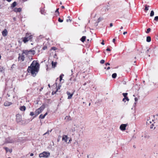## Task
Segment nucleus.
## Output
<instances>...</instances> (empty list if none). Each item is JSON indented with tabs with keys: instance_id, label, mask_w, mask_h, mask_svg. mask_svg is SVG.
<instances>
[{
	"instance_id": "f257e3e1",
	"label": "nucleus",
	"mask_w": 158,
	"mask_h": 158,
	"mask_svg": "<svg viewBox=\"0 0 158 158\" xmlns=\"http://www.w3.org/2000/svg\"><path fill=\"white\" fill-rule=\"evenodd\" d=\"M39 64L35 60H34L30 66L28 67L27 71L31 73L33 77H35L38 72L39 69Z\"/></svg>"
},
{
	"instance_id": "f03ea898",
	"label": "nucleus",
	"mask_w": 158,
	"mask_h": 158,
	"mask_svg": "<svg viewBox=\"0 0 158 158\" xmlns=\"http://www.w3.org/2000/svg\"><path fill=\"white\" fill-rule=\"evenodd\" d=\"M33 38V35L31 33H27L25 35V36L22 38L23 42L25 43L29 41H31Z\"/></svg>"
},
{
	"instance_id": "7ed1b4c3",
	"label": "nucleus",
	"mask_w": 158,
	"mask_h": 158,
	"mask_svg": "<svg viewBox=\"0 0 158 158\" xmlns=\"http://www.w3.org/2000/svg\"><path fill=\"white\" fill-rule=\"evenodd\" d=\"M23 53L25 55L27 56H31L35 53V51L34 50H24L23 51Z\"/></svg>"
},
{
	"instance_id": "20e7f679",
	"label": "nucleus",
	"mask_w": 158,
	"mask_h": 158,
	"mask_svg": "<svg viewBox=\"0 0 158 158\" xmlns=\"http://www.w3.org/2000/svg\"><path fill=\"white\" fill-rule=\"evenodd\" d=\"M45 108V106L44 105H42L39 108L36 110L35 112V117H36L38 114L41 113L44 110Z\"/></svg>"
},
{
	"instance_id": "39448f33",
	"label": "nucleus",
	"mask_w": 158,
	"mask_h": 158,
	"mask_svg": "<svg viewBox=\"0 0 158 158\" xmlns=\"http://www.w3.org/2000/svg\"><path fill=\"white\" fill-rule=\"evenodd\" d=\"M50 155V153L49 152H44L42 153H40L39 155L40 157L47 158Z\"/></svg>"
},
{
	"instance_id": "423d86ee",
	"label": "nucleus",
	"mask_w": 158,
	"mask_h": 158,
	"mask_svg": "<svg viewBox=\"0 0 158 158\" xmlns=\"http://www.w3.org/2000/svg\"><path fill=\"white\" fill-rule=\"evenodd\" d=\"M62 139L63 141H64L65 142L68 143H69L71 141L70 139L66 135H63Z\"/></svg>"
},
{
	"instance_id": "0eeeda50",
	"label": "nucleus",
	"mask_w": 158,
	"mask_h": 158,
	"mask_svg": "<svg viewBox=\"0 0 158 158\" xmlns=\"http://www.w3.org/2000/svg\"><path fill=\"white\" fill-rule=\"evenodd\" d=\"M76 130L79 135H81L82 134V128L80 127L79 126H76Z\"/></svg>"
},
{
	"instance_id": "6e6552de",
	"label": "nucleus",
	"mask_w": 158,
	"mask_h": 158,
	"mask_svg": "<svg viewBox=\"0 0 158 158\" xmlns=\"http://www.w3.org/2000/svg\"><path fill=\"white\" fill-rule=\"evenodd\" d=\"M16 120L17 122H19L22 120L21 115L19 114H17L16 115Z\"/></svg>"
},
{
	"instance_id": "1a4fd4ad",
	"label": "nucleus",
	"mask_w": 158,
	"mask_h": 158,
	"mask_svg": "<svg viewBox=\"0 0 158 158\" xmlns=\"http://www.w3.org/2000/svg\"><path fill=\"white\" fill-rule=\"evenodd\" d=\"M127 126V124H122L120 127V129L122 131H124L126 129V127Z\"/></svg>"
},
{
	"instance_id": "9d476101",
	"label": "nucleus",
	"mask_w": 158,
	"mask_h": 158,
	"mask_svg": "<svg viewBox=\"0 0 158 158\" xmlns=\"http://www.w3.org/2000/svg\"><path fill=\"white\" fill-rule=\"evenodd\" d=\"M6 142L8 143H11L14 142V140L10 137H9L6 139Z\"/></svg>"
},
{
	"instance_id": "9b49d317",
	"label": "nucleus",
	"mask_w": 158,
	"mask_h": 158,
	"mask_svg": "<svg viewBox=\"0 0 158 158\" xmlns=\"http://www.w3.org/2000/svg\"><path fill=\"white\" fill-rule=\"evenodd\" d=\"M25 54L23 53H23L22 54V56H19V58H18L19 60H21L22 61H24V58H25L24 56H25Z\"/></svg>"
},
{
	"instance_id": "f8f14e48",
	"label": "nucleus",
	"mask_w": 158,
	"mask_h": 158,
	"mask_svg": "<svg viewBox=\"0 0 158 158\" xmlns=\"http://www.w3.org/2000/svg\"><path fill=\"white\" fill-rule=\"evenodd\" d=\"M12 104V103L11 102L8 101H6L4 104V105L5 106H9Z\"/></svg>"
},
{
	"instance_id": "ddd939ff",
	"label": "nucleus",
	"mask_w": 158,
	"mask_h": 158,
	"mask_svg": "<svg viewBox=\"0 0 158 158\" xmlns=\"http://www.w3.org/2000/svg\"><path fill=\"white\" fill-rule=\"evenodd\" d=\"M67 94L68 95V99H70L72 98L73 94H71L69 92L67 91Z\"/></svg>"
},
{
	"instance_id": "4468645a",
	"label": "nucleus",
	"mask_w": 158,
	"mask_h": 158,
	"mask_svg": "<svg viewBox=\"0 0 158 158\" xmlns=\"http://www.w3.org/2000/svg\"><path fill=\"white\" fill-rule=\"evenodd\" d=\"M7 31L6 29H5L2 32V35L4 36L7 35Z\"/></svg>"
},
{
	"instance_id": "2eb2a0df",
	"label": "nucleus",
	"mask_w": 158,
	"mask_h": 158,
	"mask_svg": "<svg viewBox=\"0 0 158 158\" xmlns=\"http://www.w3.org/2000/svg\"><path fill=\"white\" fill-rule=\"evenodd\" d=\"M13 10L15 12H20L21 11V9L20 8H15Z\"/></svg>"
},
{
	"instance_id": "dca6fc26",
	"label": "nucleus",
	"mask_w": 158,
	"mask_h": 158,
	"mask_svg": "<svg viewBox=\"0 0 158 158\" xmlns=\"http://www.w3.org/2000/svg\"><path fill=\"white\" fill-rule=\"evenodd\" d=\"M26 107L24 106H21L19 108L20 110L22 111H24L26 110Z\"/></svg>"
},
{
	"instance_id": "f3484780",
	"label": "nucleus",
	"mask_w": 158,
	"mask_h": 158,
	"mask_svg": "<svg viewBox=\"0 0 158 158\" xmlns=\"http://www.w3.org/2000/svg\"><path fill=\"white\" fill-rule=\"evenodd\" d=\"M4 149H5L6 152H9L10 153H11V152L12 151V150L11 149H9L7 147H5L4 148Z\"/></svg>"
},
{
	"instance_id": "a211bd4d",
	"label": "nucleus",
	"mask_w": 158,
	"mask_h": 158,
	"mask_svg": "<svg viewBox=\"0 0 158 158\" xmlns=\"http://www.w3.org/2000/svg\"><path fill=\"white\" fill-rule=\"evenodd\" d=\"M65 119L68 121L71 120V118L69 116H66L65 117Z\"/></svg>"
},
{
	"instance_id": "6ab92c4d",
	"label": "nucleus",
	"mask_w": 158,
	"mask_h": 158,
	"mask_svg": "<svg viewBox=\"0 0 158 158\" xmlns=\"http://www.w3.org/2000/svg\"><path fill=\"white\" fill-rule=\"evenodd\" d=\"M16 2H14L11 5V8L12 9L14 8L16 6Z\"/></svg>"
},
{
	"instance_id": "aec40b11",
	"label": "nucleus",
	"mask_w": 158,
	"mask_h": 158,
	"mask_svg": "<svg viewBox=\"0 0 158 158\" xmlns=\"http://www.w3.org/2000/svg\"><path fill=\"white\" fill-rule=\"evenodd\" d=\"M146 41L148 42H149L151 41V38L150 36H147V37Z\"/></svg>"
},
{
	"instance_id": "412c9836",
	"label": "nucleus",
	"mask_w": 158,
	"mask_h": 158,
	"mask_svg": "<svg viewBox=\"0 0 158 158\" xmlns=\"http://www.w3.org/2000/svg\"><path fill=\"white\" fill-rule=\"evenodd\" d=\"M126 100H127V102L129 101V99L128 97L124 98L123 99V101L125 102H126Z\"/></svg>"
},
{
	"instance_id": "4be33fe9",
	"label": "nucleus",
	"mask_w": 158,
	"mask_h": 158,
	"mask_svg": "<svg viewBox=\"0 0 158 158\" xmlns=\"http://www.w3.org/2000/svg\"><path fill=\"white\" fill-rule=\"evenodd\" d=\"M85 39H86V36H83L81 38V40L82 42H84L85 41Z\"/></svg>"
},
{
	"instance_id": "5701e85b",
	"label": "nucleus",
	"mask_w": 158,
	"mask_h": 158,
	"mask_svg": "<svg viewBox=\"0 0 158 158\" xmlns=\"http://www.w3.org/2000/svg\"><path fill=\"white\" fill-rule=\"evenodd\" d=\"M152 123V121L151 120H148L147 122L146 123L147 125H149L150 124Z\"/></svg>"
},
{
	"instance_id": "b1692460",
	"label": "nucleus",
	"mask_w": 158,
	"mask_h": 158,
	"mask_svg": "<svg viewBox=\"0 0 158 158\" xmlns=\"http://www.w3.org/2000/svg\"><path fill=\"white\" fill-rule=\"evenodd\" d=\"M156 128V127L154 126V124L152 123L151 125L150 126V128L152 129H155Z\"/></svg>"
},
{
	"instance_id": "393cba45",
	"label": "nucleus",
	"mask_w": 158,
	"mask_h": 158,
	"mask_svg": "<svg viewBox=\"0 0 158 158\" xmlns=\"http://www.w3.org/2000/svg\"><path fill=\"white\" fill-rule=\"evenodd\" d=\"M52 66L53 67H55L56 65V62H53V61H52Z\"/></svg>"
},
{
	"instance_id": "a878e982",
	"label": "nucleus",
	"mask_w": 158,
	"mask_h": 158,
	"mask_svg": "<svg viewBox=\"0 0 158 158\" xmlns=\"http://www.w3.org/2000/svg\"><path fill=\"white\" fill-rule=\"evenodd\" d=\"M44 116L42 114H41L40 115L39 117V118H41L42 119H44Z\"/></svg>"
},
{
	"instance_id": "bb28decb",
	"label": "nucleus",
	"mask_w": 158,
	"mask_h": 158,
	"mask_svg": "<svg viewBox=\"0 0 158 158\" xmlns=\"http://www.w3.org/2000/svg\"><path fill=\"white\" fill-rule=\"evenodd\" d=\"M154 15V12L153 10H152L150 14V16L151 17H152Z\"/></svg>"
},
{
	"instance_id": "cd10ccee",
	"label": "nucleus",
	"mask_w": 158,
	"mask_h": 158,
	"mask_svg": "<svg viewBox=\"0 0 158 158\" xmlns=\"http://www.w3.org/2000/svg\"><path fill=\"white\" fill-rule=\"evenodd\" d=\"M117 76V74L116 73H114L112 74V77L114 78H115Z\"/></svg>"
},
{
	"instance_id": "c85d7f7f",
	"label": "nucleus",
	"mask_w": 158,
	"mask_h": 158,
	"mask_svg": "<svg viewBox=\"0 0 158 158\" xmlns=\"http://www.w3.org/2000/svg\"><path fill=\"white\" fill-rule=\"evenodd\" d=\"M64 76V74H61L60 76V81H61L62 80L63 77Z\"/></svg>"
},
{
	"instance_id": "c756f323",
	"label": "nucleus",
	"mask_w": 158,
	"mask_h": 158,
	"mask_svg": "<svg viewBox=\"0 0 158 158\" xmlns=\"http://www.w3.org/2000/svg\"><path fill=\"white\" fill-rule=\"evenodd\" d=\"M44 9H42L41 10H40L41 13L42 14H44Z\"/></svg>"
},
{
	"instance_id": "7c9ffc66",
	"label": "nucleus",
	"mask_w": 158,
	"mask_h": 158,
	"mask_svg": "<svg viewBox=\"0 0 158 158\" xmlns=\"http://www.w3.org/2000/svg\"><path fill=\"white\" fill-rule=\"evenodd\" d=\"M149 7V6H148L147 5H145L144 10H147V11L148 10V7Z\"/></svg>"
},
{
	"instance_id": "2f4dec72",
	"label": "nucleus",
	"mask_w": 158,
	"mask_h": 158,
	"mask_svg": "<svg viewBox=\"0 0 158 158\" xmlns=\"http://www.w3.org/2000/svg\"><path fill=\"white\" fill-rule=\"evenodd\" d=\"M127 93H123V94L124 97V98H126V97H127Z\"/></svg>"
},
{
	"instance_id": "473e14b6",
	"label": "nucleus",
	"mask_w": 158,
	"mask_h": 158,
	"mask_svg": "<svg viewBox=\"0 0 158 158\" xmlns=\"http://www.w3.org/2000/svg\"><path fill=\"white\" fill-rule=\"evenodd\" d=\"M51 131H48L46 132L44 134V135H45L46 134H49V133L50 132H51Z\"/></svg>"
},
{
	"instance_id": "72a5a7b5",
	"label": "nucleus",
	"mask_w": 158,
	"mask_h": 158,
	"mask_svg": "<svg viewBox=\"0 0 158 158\" xmlns=\"http://www.w3.org/2000/svg\"><path fill=\"white\" fill-rule=\"evenodd\" d=\"M35 114V113L34 114L33 112H31L30 113V115H31V116H32L34 115Z\"/></svg>"
},
{
	"instance_id": "f704fd0d",
	"label": "nucleus",
	"mask_w": 158,
	"mask_h": 158,
	"mask_svg": "<svg viewBox=\"0 0 158 158\" xmlns=\"http://www.w3.org/2000/svg\"><path fill=\"white\" fill-rule=\"evenodd\" d=\"M154 20L156 21H158V16H156L155 17Z\"/></svg>"
},
{
	"instance_id": "c9c22d12",
	"label": "nucleus",
	"mask_w": 158,
	"mask_h": 158,
	"mask_svg": "<svg viewBox=\"0 0 158 158\" xmlns=\"http://www.w3.org/2000/svg\"><path fill=\"white\" fill-rule=\"evenodd\" d=\"M102 20V19L101 18H99L98 20V22H97V23H99Z\"/></svg>"
},
{
	"instance_id": "e433bc0d",
	"label": "nucleus",
	"mask_w": 158,
	"mask_h": 158,
	"mask_svg": "<svg viewBox=\"0 0 158 158\" xmlns=\"http://www.w3.org/2000/svg\"><path fill=\"white\" fill-rule=\"evenodd\" d=\"M105 62V60H101L100 61V63L102 64H104Z\"/></svg>"
},
{
	"instance_id": "4c0bfd02",
	"label": "nucleus",
	"mask_w": 158,
	"mask_h": 158,
	"mask_svg": "<svg viewBox=\"0 0 158 158\" xmlns=\"http://www.w3.org/2000/svg\"><path fill=\"white\" fill-rule=\"evenodd\" d=\"M58 20L59 22L60 23L62 22H63V20L61 19L60 18H59Z\"/></svg>"
},
{
	"instance_id": "58836bf2",
	"label": "nucleus",
	"mask_w": 158,
	"mask_h": 158,
	"mask_svg": "<svg viewBox=\"0 0 158 158\" xmlns=\"http://www.w3.org/2000/svg\"><path fill=\"white\" fill-rule=\"evenodd\" d=\"M151 31V29L150 28H148L147 29V31L146 32V33H148Z\"/></svg>"
},
{
	"instance_id": "ea45409f",
	"label": "nucleus",
	"mask_w": 158,
	"mask_h": 158,
	"mask_svg": "<svg viewBox=\"0 0 158 158\" xmlns=\"http://www.w3.org/2000/svg\"><path fill=\"white\" fill-rule=\"evenodd\" d=\"M59 9V8L57 9H56V12L57 13L58 15H59V12L58 11Z\"/></svg>"
},
{
	"instance_id": "a19ab883",
	"label": "nucleus",
	"mask_w": 158,
	"mask_h": 158,
	"mask_svg": "<svg viewBox=\"0 0 158 158\" xmlns=\"http://www.w3.org/2000/svg\"><path fill=\"white\" fill-rule=\"evenodd\" d=\"M138 98H135V104L138 101Z\"/></svg>"
},
{
	"instance_id": "79ce46f5",
	"label": "nucleus",
	"mask_w": 158,
	"mask_h": 158,
	"mask_svg": "<svg viewBox=\"0 0 158 158\" xmlns=\"http://www.w3.org/2000/svg\"><path fill=\"white\" fill-rule=\"evenodd\" d=\"M57 90H56V91H52V95H54V94H55L56 93V92L57 91Z\"/></svg>"
},
{
	"instance_id": "37998d69",
	"label": "nucleus",
	"mask_w": 158,
	"mask_h": 158,
	"mask_svg": "<svg viewBox=\"0 0 158 158\" xmlns=\"http://www.w3.org/2000/svg\"><path fill=\"white\" fill-rule=\"evenodd\" d=\"M52 49L53 50H56V48L55 47H53L52 48Z\"/></svg>"
},
{
	"instance_id": "c03bdc74",
	"label": "nucleus",
	"mask_w": 158,
	"mask_h": 158,
	"mask_svg": "<svg viewBox=\"0 0 158 158\" xmlns=\"http://www.w3.org/2000/svg\"><path fill=\"white\" fill-rule=\"evenodd\" d=\"M122 84L123 85H125L126 84V81H123L122 82Z\"/></svg>"
},
{
	"instance_id": "a18cd8bd",
	"label": "nucleus",
	"mask_w": 158,
	"mask_h": 158,
	"mask_svg": "<svg viewBox=\"0 0 158 158\" xmlns=\"http://www.w3.org/2000/svg\"><path fill=\"white\" fill-rule=\"evenodd\" d=\"M69 21L70 22H71V20L70 19H67L66 20V22H68Z\"/></svg>"
},
{
	"instance_id": "49530a36",
	"label": "nucleus",
	"mask_w": 158,
	"mask_h": 158,
	"mask_svg": "<svg viewBox=\"0 0 158 158\" xmlns=\"http://www.w3.org/2000/svg\"><path fill=\"white\" fill-rule=\"evenodd\" d=\"M147 50L146 51V53H147L149 51V50L150 48H147Z\"/></svg>"
},
{
	"instance_id": "de8ad7c7",
	"label": "nucleus",
	"mask_w": 158,
	"mask_h": 158,
	"mask_svg": "<svg viewBox=\"0 0 158 158\" xmlns=\"http://www.w3.org/2000/svg\"><path fill=\"white\" fill-rule=\"evenodd\" d=\"M61 87V85H59V87H58V89H57V90H58V89H60V87Z\"/></svg>"
},
{
	"instance_id": "09e8293b",
	"label": "nucleus",
	"mask_w": 158,
	"mask_h": 158,
	"mask_svg": "<svg viewBox=\"0 0 158 158\" xmlns=\"http://www.w3.org/2000/svg\"><path fill=\"white\" fill-rule=\"evenodd\" d=\"M106 50L107 51H110V48H107Z\"/></svg>"
},
{
	"instance_id": "8fccbe9b",
	"label": "nucleus",
	"mask_w": 158,
	"mask_h": 158,
	"mask_svg": "<svg viewBox=\"0 0 158 158\" xmlns=\"http://www.w3.org/2000/svg\"><path fill=\"white\" fill-rule=\"evenodd\" d=\"M48 114V113L47 112H46V113H45L44 115V117H45Z\"/></svg>"
},
{
	"instance_id": "3c124183",
	"label": "nucleus",
	"mask_w": 158,
	"mask_h": 158,
	"mask_svg": "<svg viewBox=\"0 0 158 158\" xmlns=\"http://www.w3.org/2000/svg\"><path fill=\"white\" fill-rule=\"evenodd\" d=\"M110 65V63H106V66L107 65Z\"/></svg>"
},
{
	"instance_id": "603ef678",
	"label": "nucleus",
	"mask_w": 158,
	"mask_h": 158,
	"mask_svg": "<svg viewBox=\"0 0 158 158\" xmlns=\"http://www.w3.org/2000/svg\"><path fill=\"white\" fill-rule=\"evenodd\" d=\"M113 25L112 23H111L110 24V27H112L113 26Z\"/></svg>"
},
{
	"instance_id": "864d4df0",
	"label": "nucleus",
	"mask_w": 158,
	"mask_h": 158,
	"mask_svg": "<svg viewBox=\"0 0 158 158\" xmlns=\"http://www.w3.org/2000/svg\"><path fill=\"white\" fill-rule=\"evenodd\" d=\"M127 33V31H125L123 33V34L125 35Z\"/></svg>"
},
{
	"instance_id": "5fc2aeb1",
	"label": "nucleus",
	"mask_w": 158,
	"mask_h": 158,
	"mask_svg": "<svg viewBox=\"0 0 158 158\" xmlns=\"http://www.w3.org/2000/svg\"><path fill=\"white\" fill-rule=\"evenodd\" d=\"M101 44L103 45H104V42L103 40L102 42L101 43Z\"/></svg>"
},
{
	"instance_id": "6e6d98bb",
	"label": "nucleus",
	"mask_w": 158,
	"mask_h": 158,
	"mask_svg": "<svg viewBox=\"0 0 158 158\" xmlns=\"http://www.w3.org/2000/svg\"><path fill=\"white\" fill-rule=\"evenodd\" d=\"M115 41V39H113L112 40V41L114 43Z\"/></svg>"
},
{
	"instance_id": "4d7b16f0",
	"label": "nucleus",
	"mask_w": 158,
	"mask_h": 158,
	"mask_svg": "<svg viewBox=\"0 0 158 158\" xmlns=\"http://www.w3.org/2000/svg\"><path fill=\"white\" fill-rule=\"evenodd\" d=\"M34 154L33 153H31L30 154V156H33Z\"/></svg>"
},
{
	"instance_id": "13d9d810",
	"label": "nucleus",
	"mask_w": 158,
	"mask_h": 158,
	"mask_svg": "<svg viewBox=\"0 0 158 158\" xmlns=\"http://www.w3.org/2000/svg\"><path fill=\"white\" fill-rule=\"evenodd\" d=\"M110 69V67H108L107 68V70H109V69Z\"/></svg>"
},
{
	"instance_id": "bf43d9fd",
	"label": "nucleus",
	"mask_w": 158,
	"mask_h": 158,
	"mask_svg": "<svg viewBox=\"0 0 158 158\" xmlns=\"http://www.w3.org/2000/svg\"><path fill=\"white\" fill-rule=\"evenodd\" d=\"M61 8H62V9H64V6H61Z\"/></svg>"
},
{
	"instance_id": "052dcab7",
	"label": "nucleus",
	"mask_w": 158,
	"mask_h": 158,
	"mask_svg": "<svg viewBox=\"0 0 158 158\" xmlns=\"http://www.w3.org/2000/svg\"><path fill=\"white\" fill-rule=\"evenodd\" d=\"M86 82L84 84H83V85H86Z\"/></svg>"
},
{
	"instance_id": "680f3d73",
	"label": "nucleus",
	"mask_w": 158,
	"mask_h": 158,
	"mask_svg": "<svg viewBox=\"0 0 158 158\" xmlns=\"http://www.w3.org/2000/svg\"><path fill=\"white\" fill-rule=\"evenodd\" d=\"M7 1H8L9 2H10L11 1V0H6Z\"/></svg>"
},
{
	"instance_id": "e2e57ef3",
	"label": "nucleus",
	"mask_w": 158,
	"mask_h": 158,
	"mask_svg": "<svg viewBox=\"0 0 158 158\" xmlns=\"http://www.w3.org/2000/svg\"><path fill=\"white\" fill-rule=\"evenodd\" d=\"M123 28V27H122V26L120 28L121 29H122Z\"/></svg>"
},
{
	"instance_id": "0e129e2a",
	"label": "nucleus",
	"mask_w": 158,
	"mask_h": 158,
	"mask_svg": "<svg viewBox=\"0 0 158 158\" xmlns=\"http://www.w3.org/2000/svg\"><path fill=\"white\" fill-rule=\"evenodd\" d=\"M13 19H14V20H15V18H13Z\"/></svg>"
},
{
	"instance_id": "69168bd1",
	"label": "nucleus",
	"mask_w": 158,
	"mask_h": 158,
	"mask_svg": "<svg viewBox=\"0 0 158 158\" xmlns=\"http://www.w3.org/2000/svg\"><path fill=\"white\" fill-rule=\"evenodd\" d=\"M48 86L50 87V85L49 84L48 85Z\"/></svg>"
},
{
	"instance_id": "338daca9",
	"label": "nucleus",
	"mask_w": 158,
	"mask_h": 158,
	"mask_svg": "<svg viewBox=\"0 0 158 158\" xmlns=\"http://www.w3.org/2000/svg\"><path fill=\"white\" fill-rule=\"evenodd\" d=\"M1 8V5H0V9Z\"/></svg>"
},
{
	"instance_id": "774afa93",
	"label": "nucleus",
	"mask_w": 158,
	"mask_h": 158,
	"mask_svg": "<svg viewBox=\"0 0 158 158\" xmlns=\"http://www.w3.org/2000/svg\"><path fill=\"white\" fill-rule=\"evenodd\" d=\"M1 55H0V59H1Z\"/></svg>"
}]
</instances>
